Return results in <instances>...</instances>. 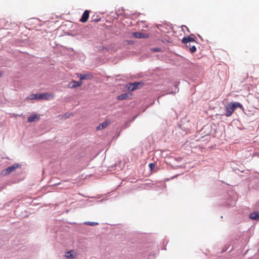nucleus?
Here are the masks:
<instances>
[{
  "label": "nucleus",
  "mask_w": 259,
  "mask_h": 259,
  "mask_svg": "<svg viewBox=\"0 0 259 259\" xmlns=\"http://www.w3.org/2000/svg\"><path fill=\"white\" fill-rule=\"evenodd\" d=\"M155 163H150L149 164V167L150 168V170H152L155 167Z\"/></svg>",
  "instance_id": "20"
},
{
  "label": "nucleus",
  "mask_w": 259,
  "mask_h": 259,
  "mask_svg": "<svg viewBox=\"0 0 259 259\" xmlns=\"http://www.w3.org/2000/svg\"><path fill=\"white\" fill-rule=\"evenodd\" d=\"M20 167V165H19L18 163H15V164H13L12 165L9 166L7 168L11 173V172L14 171L16 169H17V168Z\"/></svg>",
  "instance_id": "10"
},
{
  "label": "nucleus",
  "mask_w": 259,
  "mask_h": 259,
  "mask_svg": "<svg viewBox=\"0 0 259 259\" xmlns=\"http://www.w3.org/2000/svg\"><path fill=\"white\" fill-rule=\"evenodd\" d=\"M77 76L80 78V80H89L91 79L93 77V75L91 73H86V74H81L78 73L77 74Z\"/></svg>",
  "instance_id": "4"
},
{
  "label": "nucleus",
  "mask_w": 259,
  "mask_h": 259,
  "mask_svg": "<svg viewBox=\"0 0 259 259\" xmlns=\"http://www.w3.org/2000/svg\"><path fill=\"white\" fill-rule=\"evenodd\" d=\"M249 217L251 220L258 221L259 220V212L254 211L249 214Z\"/></svg>",
  "instance_id": "8"
},
{
  "label": "nucleus",
  "mask_w": 259,
  "mask_h": 259,
  "mask_svg": "<svg viewBox=\"0 0 259 259\" xmlns=\"http://www.w3.org/2000/svg\"><path fill=\"white\" fill-rule=\"evenodd\" d=\"M186 46L187 47L189 48V51L191 53H193L196 52V48L195 46H192L190 44H189L188 45L187 44Z\"/></svg>",
  "instance_id": "12"
},
{
  "label": "nucleus",
  "mask_w": 259,
  "mask_h": 259,
  "mask_svg": "<svg viewBox=\"0 0 259 259\" xmlns=\"http://www.w3.org/2000/svg\"><path fill=\"white\" fill-rule=\"evenodd\" d=\"M2 72L1 71H0V77L2 76Z\"/></svg>",
  "instance_id": "23"
},
{
  "label": "nucleus",
  "mask_w": 259,
  "mask_h": 259,
  "mask_svg": "<svg viewBox=\"0 0 259 259\" xmlns=\"http://www.w3.org/2000/svg\"><path fill=\"white\" fill-rule=\"evenodd\" d=\"M94 17L93 16L92 19L93 20V21H95V22H99L100 21V19L101 18H97V17L96 18H95V19L94 18Z\"/></svg>",
  "instance_id": "22"
},
{
  "label": "nucleus",
  "mask_w": 259,
  "mask_h": 259,
  "mask_svg": "<svg viewBox=\"0 0 259 259\" xmlns=\"http://www.w3.org/2000/svg\"><path fill=\"white\" fill-rule=\"evenodd\" d=\"M133 35L137 38H146L149 37L148 34L141 32H134Z\"/></svg>",
  "instance_id": "6"
},
{
  "label": "nucleus",
  "mask_w": 259,
  "mask_h": 259,
  "mask_svg": "<svg viewBox=\"0 0 259 259\" xmlns=\"http://www.w3.org/2000/svg\"><path fill=\"white\" fill-rule=\"evenodd\" d=\"M49 94L48 93H42L39 94V99H49Z\"/></svg>",
  "instance_id": "13"
},
{
  "label": "nucleus",
  "mask_w": 259,
  "mask_h": 259,
  "mask_svg": "<svg viewBox=\"0 0 259 259\" xmlns=\"http://www.w3.org/2000/svg\"><path fill=\"white\" fill-rule=\"evenodd\" d=\"M127 97H128V94L124 93V94L119 95L117 97V99L119 100H123L127 99Z\"/></svg>",
  "instance_id": "14"
},
{
  "label": "nucleus",
  "mask_w": 259,
  "mask_h": 259,
  "mask_svg": "<svg viewBox=\"0 0 259 259\" xmlns=\"http://www.w3.org/2000/svg\"><path fill=\"white\" fill-rule=\"evenodd\" d=\"M73 250H71L67 252L66 257L68 258H74V255H73Z\"/></svg>",
  "instance_id": "16"
},
{
  "label": "nucleus",
  "mask_w": 259,
  "mask_h": 259,
  "mask_svg": "<svg viewBox=\"0 0 259 259\" xmlns=\"http://www.w3.org/2000/svg\"><path fill=\"white\" fill-rule=\"evenodd\" d=\"M152 50L153 52H159L161 51V49L159 48H154Z\"/></svg>",
  "instance_id": "21"
},
{
  "label": "nucleus",
  "mask_w": 259,
  "mask_h": 259,
  "mask_svg": "<svg viewBox=\"0 0 259 259\" xmlns=\"http://www.w3.org/2000/svg\"><path fill=\"white\" fill-rule=\"evenodd\" d=\"M82 84V82L81 80L75 81L72 80L68 84V88L70 89H73L77 87H80Z\"/></svg>",
  "instance_id": "3"
},
{
  "label": "nucleus",
  "mask_w": 259,
  "mask_h": 259,
  "mask_svg": "<svg viewBox=\"0 0 259 259\" xmlns=\"http://www.w3.org/2000/svg\"><path fill=\"white\" fill-rule=\"evenodd\" d=\"M38 96H39V94H31L29 96L28 99L30 100H37V99H39Z\"/></svg>",
  "instance_id": "15"
},
{
  "label": "nucleus",
  "mask_w": 259,
  "mask_h": 259,
  "mask_svg": "<svg viewBox=\"0 0 259 259\" xmlns=\"http://www.w3.org/2000/svg\"><path fill=\"white\" fill-rule=\"evenodd\" d=\"M108 122L106 121L103 122L102 123H100L97 127V130H100L105 128L108 125Z\"/></svg>",
  "instance_id": "9"
},
{
  "label": "nucleus",
  "mask_w": 259,
  "mask_h": 259,
  "mask_svg": "<svg viewBox=\"0 0 259 259\" xmlns=\"http://www.w3.org/2000/svg\"><path fill=\"white\" fill-rule=\"evenodd\" d=\"M179 82L175 85V91H172L171 92H169L168 94H175L176 93L178 92L179 88H178V85L179 84Z\"/></svg>",
  "instance_id": "17"
},
{
  "label": "nucleus",
  "mask_w": 259,
  "mask_h": 259,
  "mask_svg": "<svg viewBox=\"0 0 259 259\" xmlns=\"http://www.w3.org/2000/svg\"><path fill=\"white\" fill-rule=\"evenodd\" d=\"M39 117L37 115H32L30 116L28 119L27 121L29 122H32L35 121L36 119H38Z\"/></svg>",
  "instance_id": "11"
},
{
  "label": "nucleus",
  "mask_w": 259,
  "mask_h": 259,
  "mask_svg": "<svg viewBox=\"0 0 259 259\" xmlns=\"http://www.w3.org/2000/svg\"><path fill=\"white\" fill-rule=\"evenodd\" d=\"M143 85L144 82H134L127 84L128 89L131 91H134L136 90H137L140 87H142Z\"/></svg>",
  "instance_id": "2"
},
{
  "label": "nucleus",
  "mask_w": 259,
  "mask_h": 259,
  "mask_svg": "<svg viewBox=\"0 0 259 259\" xmlns=\"http://www.w3.org/2000/svg\"><path fill=\"white\" fill-rule=\"evenodd\" d=\"M185 27H186V28H187V30H188V31H189V30L187 26H185Z\"/></svg>",
  "instance_id": "24"
},
{
  "label": "nucleus",
  "mask_w": 259,
  "mask_h": 259,
  "mask_svg": "<svg viewBox=\"0 0 259 259\" xmlns=\"http://www.w3.org/2000/svg\"><path fill=\"white\" fill-rule=\"evenodd\" d=\"M84 224L91 226H94L98 225V223L94 222H85Z\"/></svg>",
  "instance_id": "19"
},
{
  "label": "nucleus",
  "mask_w": 259,
  "mask_h": 259,
  "mask_svg": "<svg viewBox=\"0 0 259 259\" xmlns=\"http://www.w3.org/2000/svg\"><path fill=\"white\" fill-rule=\"evenodd\" d=\"M89 14H90V11L89 10H85L84 11L83 13L82 14L81 17L79 21L82 23L86 22L89 19Z\"/></svg>",
  "instance_id": "5"
},
{
  "label": "nucleus",
  "mask_w": 259,
  "mask_h": 259,
  "mask_svg": "<svg viewBox=\"0 0 259 259\" xmlns=\"http://www.w3.org/2000/svg\"><path fill=\"white\" fill-rule=\"evenodd\" d=\"M237 108H239L241 109H243L242 105L240 103L236 102H230L225 105L224 112L221 115L222 116L224 115L226 117H229Z\"/></svg>",
  "instance_id": "1"
},
{
  "label": "nucleus",
  "mask_w": 259,
  "mask_h": 259,
  "mask_svg": "<svg viewBox=\"0 0 259 259\" xmlns=\"http://www.w3.org/2000/svg\"><path fill=\"white\" fill-rule=\"evenodd\" d=\"M2 175L4 176H6L8 175H9L10 174V172L9 171V169H8V168H5L4 169H3L2 171V172H1Z\"/></svg>",
  "instance_id": "18"
},
{
  "label": "nucleus",
  "mask_w": 259,
  "mask_h": 259,
  "mask_svg": "<svg viewBox=\"0 0 259 259\" xmlns=\"http://www.w3.org/2000/svg\"><path fill=\"white\" fill-rule=\"evenodd\" d=\"M182 42L185 44L186 45H187V44H188V43H190L191 42H196L194 38H193L190 36H187L186 37H183L182 40Z\"/></svg>",
  "instance_id": "7"
}]
</instances>
